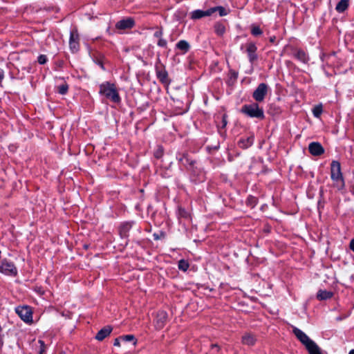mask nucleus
<instances>
[{
    "mask_svg": "<svg viewBox=\"0 0 354 354\" xmlns=\"http://www.w3.org/2000/svg\"><path fill=\"white\" fill-rule=\"evenodd\" d=\"M292 327V333L303 344L309 354H322L319 347L315 342L310 339L302 330L295 326Z\"/></svg>",
    "mask_w": 354,
    "mask_h": 354,
    "instance_id": "obj_1",
    "label": "nucleus"
},
{
    "mask_svg": "<svg viewBox=\"0 0 354 354\" xmlns=\"http://www.w3.org/2000/svg\"><path fill=\"white\" fill-rule=\"evenodd\" d=\"M100 93L105 95L115 103L120 102V97L113 84L105 82L100 86Z\"/></svg>",
    "mask_w": 354,
    "mask_h": 354,
    "instance_id": "obj_2",
    "label": "nucleus"
},
{
    "mask_svg": "<svg viewBox=\"0 0 354 354\" xmlns=\"http://www.w3.org/2000/svg\"><path fill=\"white\" fill-rule=\"evenodd\" d=\"M241 112L250 118H256L260 120L264 118V113L257 103L245 104L241 109Z\"/></svg>",
    "mask_w": 354,
    "mask_h": 354,
    "instance_id": "obj_3",
    "label": "nucleus"
},
{
    "mask_svg": "<svg viewBox=\"0 0 354 354\" xmlns=\"http://www.w3.org/2000/svg\"><path fill=\"white\" fill-rule=\"evenodd\" d=\"M155 68L156 76L159 81L165 85H169L170 84V80L168 77V73L159 58L156 63Z\"/></svg>",
    "mask_w": 354,
    "mask_h": 354,
    "instance_id": "obj_4",
    "label": "nucleus"
},
{
    "mask_svg": "<svg viewBox=\"0 0 354 354\" xmlns=\"http://www.w3.org/2000/svg\"><path fill=\"white\" fill-rule=\"evenodd\" d=\"M331 178L337 183H340L341 185H344L342 174L341 172L340 163L338 161L333 160L330 165Z\"/></svg>",
    "mask_w": 354,
    "mask_h": 354,
    "instance_id": "obj_5",
    "label": "nucleus"
},
{
    "mask_svg": "<svg viewBox=\"0 0 354 354\" xmlns=\"http://www.w3.org/2000/svg\"><path fill=\"white\" fill-rule=\"evenodd\" d=\"M268 93V86L265 83H261L254 90L252 94L253 98L257 102H262Z\"/></svg>",
    "mask_w": 354,
    "mask_h": 354,
    "instance_id": "obj_6",
    "label": "nucleus"
},
{
    "mask_svg": "<svg viewBox=\"0 0 354 354\" xmlns=\"http://www.w3.org/2000/svg\"><path fill=\"white\" fill-rule=\"evenodd\" d=\"M0 272L6 275L11 276H16L17 274V270L14 263L6 260L2 261L0 266Z\"/></svg>",
    "mask_w": 354,
    "mask_h": 354,
    "instance_id": "obj_7",
    "label": "nucleus"
},
{
    "mask_svg": "<svg viewBox=\"0 0 354 354\" xmlns=\"http://www.w3.org/2000/svg\"><path fill=\"white\" fill-rule=\"evenodd\" d=\"M16 313L25 322L30 323L32 321V313L28 306H21L16 308Z\"/></svg>",
    "mask_w": 354,
    "mask_h": 354,
    "instance_id": "obj_8",
    "label": "nucleus"
},
{
    "mask_svg": "<svg viewBox=\"0 0 354 354\" xmlns=\"http://www.w3.org/2000/svg\"><path fill=\"white\" fill-rule=\"evenodd\" d=\"M79 40L80 38L77 30L74 29L71 30L70 33L69 46L72 52L75 53L78 51L80 48Z\"/></svg>",
    "mask_w": 354,
    "mask_h": 354,
    "instance_id": "obj_9",
    "label": "nucleus"
},
{
    "mask_svg": "<svg viewBox=\"0 0 354 354\" xmlns=\"http://www.w3.org/2000/svg\"><path fill=\"white\" fill-rule=\"evenodd\" d=\"M135 26V21L133 18L129 17L118 21L115 28L118 30L131 29Z\"/></svg>",
    "mask_w": 354,
    "mask_h": 354,
    "instance_id": "obj_10",
    "label": "nucleus"
},
{
    "mask_svg": "<svg viewBox=\"0 0 354 354\" xmlns=\"http://www.w3.org/2000/svg\"><path fill=\"white\" fill-rule=\"evenodd\" d=\"M167 319V314L165 311H159L157 313L156 319H155V326L157 329H162Z\"/></svg>",
    "mask_w": 354,
    "mask_h": 354,
    "instance_id": "obj_11",
    "label": "nucleus"
},
{
    "mask_svg": "<svg viewBox=\"0 0 354 354\" xmlns=\"http://www.w3.org/2000/svg\"><path fill=\"white\" fill-rule=\"evenodd\" d=\"M179 162L184 166L187 169L190 167H193L195 165L196 162L194 160L192 159L188 153H183L180 154L178 158Z\"/></svg>",
    "mask_w": 354,
    "mask_h": 354,
    "instance_id": "obj_12",
    "label": "nucleus"
},
{
    "mask_svg": "<svg viewBox=\"0 0 354 354\" xmlns=\"http://www.w3.org/2000/svg\"><path fill=\"white\" fill-rule=\"evenodd\" d=\"M309 152L315 156H319L324 153V149L319 142H313L308 146Z\"/></svg>",
    "mask_w": 354,
    "mask_h": 354,
    "instance_id": "obj_13",
    "label": "nucleus"
},
{
    "mask_svg": "<svg viewBox=\"0 0 354 354\" xmlns=\"http://www.w3.org/2000/svg\"><path fill=\"white\" fill-rule=\"evenodd\" d=\"M187 170L190 172V178L192 181H203V174L200 169L195 167V165L193 167H190Z\"/></svg>",
    "mask_w": 354,
    "mask_h": 354,
    "instance_id": "obj_14",
    "label": "nucleus"
},
{
    "mask_svg": "<svg viewBox=\"0 0 354 354\" xmlns=\"http://www.w3.org/2000/svg\"><path fill=\"white\" fill-rule=\"evenodd\" d=\"M214 9H208L207 10H196L191 13L192 19H199L205 17H208L214 13Z\"/></svg>",
    "mask_w": 354,
    "mask_h": 354,
    "instance_id": "obj_15",
    "label": "nucleus"
},
{
    "mask_svg": "<svg viewBox=\"0 0 354 354\" xmlns=\"http://www.w3.org/2000/svg\"><path fill=\"white\" fill-rule=\"evenodd\" d=\"M257 50V46L252 42H250L246 45V51L248 55L249 60L251 63H253L255 60L257 59V55L256 54V51Z\"/></svg>",
    "mask_w": 354,
    "mask_h": 354,
    "instance_id": "obj_16",
    "label": "nucleus"
},
{
    "mask_svg": "<svg viewBox=\"0 0 354 354\" xmlns=\"http://www.w3.org/2000/svg\"><path fill=\"white\" fill-rule=\"evenodd\" d=\"M256 342L257 338L255 335L250 333H245L241 338L242 344L248 346H254Z\"/></svg>",
    "mask_w": 354,
    "mask_h": 354,
    "instance_id": "obj_17",
    "label": "nucleus"
},
{
    "mask_svg": "<svg viewBox=\"0 0 354 354\" xmlns=\"http://www.w3.org/2000/svg\"><path fill=\"white\" fill-rule=\"evenodd\" d=\"M112 330H113V328L110 326H106L102 328L96 334V335H95L96 339H97L99 341H102L104 339H105L106 337H108L111 334Z\"/></svg>",
    "mask_w": 354,
    "mask_h": 354,
    "instance_id": "obj_18",
    "label": "nucleus"
},
{
    "mask_svg": "<svg viewBox=\"0 0 354 354\" xmlns=\"http://www.w3.org/2000/svg\"><path fill=\"white\" fill-rule=\"evenodd\" d=\"M131 227V225L129 223H124L120 227V235L122 239H126L129 236V231Z\"/></svg>",
    "mask_w": 354,
    "mask_h": 354,
    "instance_id": "obj_19",
    "label": "nucleus"
},
{
    "mask_svg": "<svg viewBox=\"0 0 354 354\" xmlns=\"http://www.w3.org/2000/svg\"><path fill=\"white\" fill-rule=\"evenodd\" d=\"M333 293L330 291L320 290L317 292V297L319 300H326L332 297Z\"/></svg>",
    "mask_w": 354,
    "mask_h": 354,
    "instance_id": "obj_20",
    "label": "nucleus"
},
{
    "mask_svg": "<svg viewBox=\"0 0 354 354\" xmlns=\"http://www.w3.org/2000/svg\"><path fill=\"white\" fill-rule=\"evenodd\" d=\"M253 142H254V137L250 136V137L247 138L246 139L241 140L239 142V145L241 147L246 149V148L250 147L253 144Z\"/></svg>",
    "mask_w": 354,
    "mask_h": 354,
    "instance_id": "obj_21",
    "label": "nucleus"
},
{
    "mask_svg": "<svg viewBox=\"0 0 354 354\" xmlns=\"http://www.w3.org/2000/svg\"><path fill=\"white\" fill-rule=\"evenodd\" d=\"M295 57L303 63H307L308 61V55L302 50H297L295 54Z\"/></svg>",
    "mask_w": 354,
    "mask_h": 354,
    "instance_id": "obj_22",
    "label": "nucleus"
},
{
    "mask_svg": "<svg viewBox=\"0 0 354 354\" xmlns=\"http://www.w3.org/2000/svg\"><path fill=\"white\" fill-rule=\"evenodd\" d=\"M348 6V0H341L338 2V3L336 6L335 10L338 12H344Z\"/></svg>",
    "mask_w": 354,
    "mask_h": 354,
    "instance_id": "obj_23",
    "label": "nucleus"
},
{
    "mask_svg": "<svg viewBox=\"0 0 354 354\" xmlns=\"http://www.w3.org/2000/svg\"><path fill=\"white\" fill-rule=\"evenodd\" d=\"M176 47L178 49L183 50L184 53H186L189 50L190 46L187 41L185 40H180L177 43Z\"/></svg>",
    "mask_w": 354,
    "mask_h": 354,
    "instance_id": "obj_24",
    "label": "nucleus"
},
{
    "mask_svg": "<svg viewBox=\"0 0 354 354\" xmlns=\"http://www.w3.org/2000/svg\"><path fill=\"white\" fill-rule=\"evenodd\" d=\"M214 30L218 36H222L225 32V27L221 23H216L214 25Z\"/></svg>",
    "mask_w": 354,
    "mask_h": 354,
    "instance_id": "obj_25",
    "label": "nucleus"
},
{
    "mask_svg": "<svg viewBox=\"0 0 354 354\" xmlns=\"http://www.w3.org/2000/svg\"><path fill=\"white\" fill-rule=\"evenodd\" d=\"M122 342H133V344L136 345L137 344V339H136L133 335H127L121 336Z\"/></svg>",
    "mask_w": 354,
    "mask_h": 354,
    "instance_id": "obj_26",
    "label": "nucleus"
},
{
    "mask_svg": "<svg viewBox=\"0 0 354 354\" xmlns=\"http://www.w3.org/2000/svg\"><path fill=\"white\" fill-rule=\"evenodd\" d=\"M164 153V149L162 146H157V148L155 149L153 152V156L156 158L159 159L162 158Z\"/></svg>",
    "mask_w": 354,
    "mask_h": 354,
    "instance_id": "obj_27",
    "label": "nucleus"
},
{
    "mask_svg": "<svg viewBox=\"0 0 354 354\" xmlns=\"http://www.w3.org/2000/svg\"><path fill=\"white\" fill-rule=\"evenodd\" d=\"M251 33L254 36H259L262 34V30L259 28V26L256 25H252L251 26Z\"/></svg>",
    "mask_w": 354,
    "mask_h": 354,
    "instance_id": "obj_28",
    "label": "nucleus"
},
{
    "mask_svg": "<svg viewBox=\"0 0 354 354\" xmlns=\"http://www.w3.org/2000/svg\"><path fill=\"white\" fill-rule=\"evenodd\" d=\"M68 89V86L66 83L57 86V91L59 94H62V95H65L67 93Z\"/></svg>",
    "mask_w": 354,
    "mask_h": 354,
    "instance_id": "obj_29",
    "label": "nucleus"
},
{
    "mask_svg": "<svg viewBox=\"0 0 354 354\" xmlns=\"http://www.w3.org/2000/svg\"><path fill=\"white\" fill-rule=\"evenodd\" d=\"M313 113L315 117L319 118L322 113V106L321 104L315 106L313 109Z\"/></svg>",
    "mask_w": 354,
    "mask_h": 354,
    "instance_id": "obj_30",
    "label": "nucleus"
},
{
    "mask_svg": "<svg viewBox=\"0 0 354 354\" xmlns=\"http://www.w3.org/2000/svg\"><path fill=\"white\" fill-rule=\"evenodd\" d=\"M189 268V263L184 259L178 261V268L183 271H186Z\"/></svg>",
    "mask_w": 354,
    "mask_h": 354,
    "instance_id": "obj_31",
    "label": "nucleus"
},
{
    "mask_svg": "<svg viewBox=\"0 0 354 354\" xmlns=\"http://www.w3.org/2000/svg\"><path fill=\"white\" fill-rule=\"evenodd\" d=\"M211 9H214V13L216 11H218L219 12V15L220 16H225L227 15V12L225 10V9L222 7V6H216V7H214V8H211Z\"/></svg>",
    "mask_w": 354,
    "mask_h": 354,
    "instance_id": "obj_32",
    "label": "nucleus"
},
{
    "mask_svg": "<svg viewBox=\"0 0 354 354\" xmlns=\"http://www.w3.org/2000/svg\"><path fill=\"white\" fill-rule=\"evenodd\" d=\"M37 61L40 64H44L47 62V57L44 55H41L38 57Z\"/></svg>",
    "mask_w": 354,
    "mask_h": 354,
    "instance_id": "obj_33",
    "label": "nucleus"
},
{
    "mask_svg": "<svg viewBox=\"0 0 354 354\" xmlns=\"http://www.w3.org/2000/svg\"><path fill=\"white\" fill-rule=\"evenodd\" d=\"M153 237L155 240L160 239L165 237V233L162 232H160V234L155 233L153 234Z\"/></svg>",
    "mask_w": 354,
    "mask_h": 354,
    "instance_id": "obj_34",
    "label": "nucleus"
},
{
    "mask_svg": "<svg viewBox=\"0 0 354 354\" xmlns=\"http://www.w3.org/2000/svg\"><path fill=\"white\" fill-rule=\"evenodd\" d=\"M158 45L160 47H166L167 46V41L160 38L158 41Z\"/></svg>",
    "mask_w": 354,
    "mask_h": 354,
    "instance_id": "obj_35",
    "label": "nucleus"
},
{
    "mask_svg": "<svg viewBox=\"0 0 354 354\" xmlns=\"http://www.w3.org/2000/svg\"><path fill=\"white\" fill-rule=\"evenodd\" d=\"M39 343L41 345V348H40V351H39V353L40 354H44V353L45 352V344H44V341H42V340H39Z\"/></svg>",
    "mask_w": 354,
    "mask_h": 354,
    "instance_id": "obj_36",
    "label": "nucleus"
},
{
    "mask_svg": "<svg viewBox=\"0 0 354 354\" xmlns=\"http://www.w3.org/2000/svg\"><path fill=\"white\" fill-rule=\"evenodd\" d=\"M154 37H157V38H160L161 36L162 35V28H159L158 30H156L154 34H153Z\"/></svg>",
    "mask_w": 354,
    "mask_h": 354,
    "instance_id": "obj_37",
    "label": "nucleus"
},
{
    "mask_svg": "<svg viewBox=\"0 0 354 354\" xmlns=\"http://www.w3.org/2000/svg\"><path fill=\"white\" fill-rule=\"evenodd\" d=\"M227 115H223L222 118V128H225V126L227 125Z\"/></svg>",
    "mask_w": 354,
    "mask_h": 354,
    "instance_id": "obj_38",
    "label": "nucleus"
},
{
    "mask_svg": "<svg viewBox=\"0 0 354 354\" xmlns=\"http://www.w3.org/2000/svg\"><path fill=\"white\" fill-rule=\"evenodd\" d=\"M120 342H122L121 336L118 337V338H116V339H115L113 345L115 346H120Z\"/></svg>",
    "mask_w": 354,
    "mask_h": 354,
    "instance_id": "obj_39",
    "label": "nucleus"
},
{
    "mask_svg": "<svg viewBox=\"0 0 354 354\" xmlns=\"http://www.w3.org/2000/svg\"><path fill=\"white\" fill-rule=\"evenodd\" d=\"M230 74H231V77L234 78V79H236L237 78V76H238V73H236V71H230Z\"/></svg>",
    "mask_w": 354,
    "mask_h": 354,
    "instance_id": "obj_40",
    "label": "nucleus"
},
{
    "mask_svg": "<svg viewBox=\"0 0 354 354\" xmlns=\"http://www.w3.org/2000/svg\"><path fill=\"white\" fill-rule=\"evenodd\" d=\"M4 78V71L3 69L0 68V83Z\"/></svg>",
    "mask_w": 354,
    "mask_h": 354,
    "instance_id": "obj_41",
    "label": "nucleus"
},
{
    "mask_svg": "<svg viewBox=\"0 0 354 354\" xmlns=\"http://www.w3.org/2000/svg\"><path fill=\"white\" fill-rule=\"evenodd\" d=\"M350 248L353 252H354V239L350 242Z\"/></svg>",
    "mask_w": 354,
    "mask_h": 354,
    "instance_id": "obj_42",
    "label": "nucleus"
},
{
    "mask_svg": "<svg viewBox=\"0 0 354 354\" xmlns=\"http://www.w3.org/2000/svg\"><path fill=\"white\" fill-rule=\"evenodd\" d=\"M274 41H275V37H271L270 38V41L271 43H274Z\"/></svg>",
    "mask_w": 354,
    "mask_h": 354,
    "instance_id": "obj_43",
    "label": "nucleus"
},
{
    "mask_svg": "<svg viewBox=\"0 0 354 354\" xmlns=\"http://www.w3.org/2000/svg\"><path fill=\"white\" fill-rule=\"evenodd\" d=\"M212 348H217L218 350H219V346L217 345V344H212L211 345Z\"/></svg>",
    "mask_w": 354,
    "mask_h": 354,
    "instance_id": "obj_44",
    "label": "nucleus"
},
{
    "mask_svg": "<svg viewBox=\"0 0 354 354\" xmlns=\"http://www.w3.org/2000/svg\"><path fill=\"white\" fill-rule=\"evenodd\" d=\"M348 354H354V349L350 351Z\"/></svg>",
    "mask_w": 354,
    "mask_h": 354,
    "instance_id": "obj_45",
    "label": "nucleus"
}]
</instances>
